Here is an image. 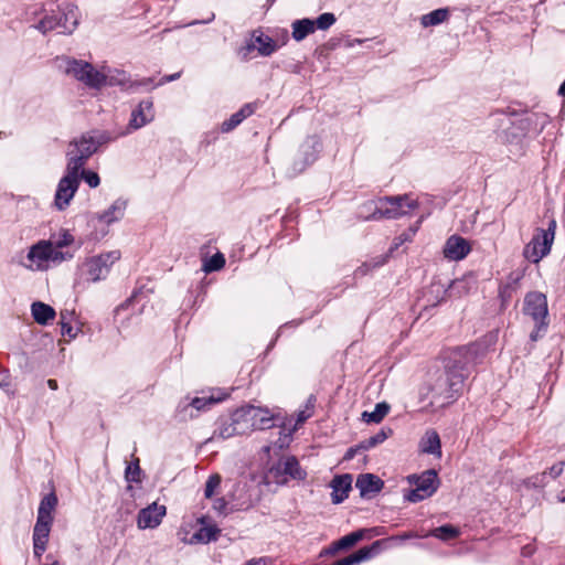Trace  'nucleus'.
<instances>
[{
  "label": "nucleus",
  "mask_w": 565,
  "mask_h": 565,
  "mask_svg": "<svg viewBox=\"0 0 565 565\" xmlns=\"http://www.w3.org/2000/svg\"><path fill=\"white\" fill-rule=\"evenodd\" d=\"M79 186V172L66 168L65 175L58 181L54 204L58 211H64L74 198Z\"/></svg>",
  "instance_id": "obj_8"
},
{
  "label": "nucleus",
  "mask_w": 565,
  "mask_h": 565,
  "mask_svg": "<svg viewBox=\"0 0 565 565\" xmlns=\"http://www.w3.org/2000/svg\"><path fill=\"white\" fill-rule=\"evenodd\" d=\"M564 467H565V461H558L556 463H554L550 469H548V475L555 479L557 477H559L564 470Z\"/></svg>",
  "instance_id": "obj_54"
},
{
  "label": "nucleus",
  "mask_w": 565,
  "mask_h": 565,
  "mask_svg": "<svg viewBox=\"0 0 565 565\" xmlns=\"http://www.w3.org/2000/svg\"><path fill=\"white\" fill-rule=\"evenodd\" d=\"M355 487L362 498L372 497L384 487L383 480L373 473H362L356 478Z\"/></svg>",
  "instance_id": "obj_19"
},
{
  "label": "nucleus",
  "mask_w": 565,
  "mask_h": 565,
  "mask_svg": "<svg viewBox=\"0 0 565 565\" xmlns=\"http://www.w3.org/2000/svg\"><path fill=\"white\" fill-rule=\"evenodd\" d=\"M523 312L530 316L535 323H539V329L547 328L548 308L547 298L544 294L540 291L527 292L524 297Z\"/></svg>",
  "instance_id": "obj_7"
},
{
  "label": "nucleus",
  "mask_w": 565,
  "mask_h": 565,
  "mask_svg": "<svg viewBox=\"0 0 565 565\" xmlns=\"http://www.w3.org/2000/svg\"><path fill=\"white\" fill-rule=\"evenodd\" d=\"M299 151L302 159L294 162V170L297 173L302 172L318 159L321 151V142L317 137H309L302 142Z\"/></svg>",
  "instance_id": "obj_13"
},
{
  "label": "nucleus",
  "mask_w": 565,
  "mask_h": 565,
  "mask_svg": "<svg viewBox=\"0 0 565 565\" xmlns=\"http://www.w3.org/2000/svg\"><path fill=\"white\" fill-rule=\"evenodd\" d=\"M515 290L511 288V286H507L505 284L504 285H500L499 287V297L502 301V305H505L507 302L510 301V299L512 298V294L514 292Z\"/></svg>",
  "instance_id": "obj_52"
},
{
  "label": "nucleus",
  "mask_w": 565,
  "mask_h": 565,
  "mask_svg": "<svg viewBox=\"0 0 565 565\" xmlns=\"http://www.w3.org/2000/svg\"><path fill=\"white\" fill-rule=\"evenodd\" d=\"M364 530H358L349 533L348 535L342 536L338 540V547L341 550H347L353 545H355L359 541L364 537Z\"/></svg>",
  "instance_id": "obj_41"
},
{
  "label": "nucleus",
  "mask_w": 565,
  "mask_h": 565,
  "mask_svg": "<svg viewBox=\"0 0 565 565\" xmlns=\"http://www.w3.org/2000/svg\"><path fill=\"white\" fill-rule=\"evenodd\" d=\"M556 231V221L550 220L547 228H536L532 239L524 246L523 256L537 264L551 252Z\"/></svg>",
  "instance_id": "obj_3"
},
{
  "label": "nucleus",
  "mask_w": 565,
  "mask_h": 565,
  "mask_svg": "<svg viewBox=\"0 0 565 565\" xmlns=\"http://www.w3.org/2000/svg\"><path fill=\"white\" fill-rule=\"evenodd\" d=\"M127 207V201L122 199L116 200L106 211L98 215V220L110 224L124 217Z\"/></svg>",
  "instance_id": "obj_30"
},
{
  "label": "nucleus",
  "mask_w": 565,
  "mask_h": 565,
  "mask_svg": "<svg viewBox=\"0 0 565 565\" xmlns=\"http://www.w3.org/2000/svg\"><path fill=\"white\" fill-rule=\"evenodd\" d=\"M52 243L56 248H63L74 243V236L67 231H62Z\"/></svg>",
  "instance_id": "obj_49"
},
{
  "label": "nucleus",
  "mask_w": 565,
  "mask_h": 565,
  "mask_svg": "<svg viewBox=\"0 0 565 565\" xmlns=\"http://www.w3.org/2000/svg\"><path fill=\"white\" fill-rule=\"evenodd\" d=\"M58 66L64 71L66 75L73 76L78 82H82L89 63L82 60H76L67 56L57 57Z\"/></svg>",
  "instance_id": "obj_21"
},
{
  "label": "nucleus",
  "mask_w": 565,
  "mask_h": 565,
  "mask_svg": "<svg viewBox=\"0 0 565 565\" xmlns=\"http://www.w3.org/2000/svg\"><path fill=\"white\" fill-rule=\"evenodd\" d=\"M406 480L415 488L406 491L404 499L413 503L430 498L437 491L440 483L435 469L425 470L420 475H409Z\"/></svg>",
  "instance_id": "obj_4"
},
{
  "label": "nucleus",
  "mask_w": 565,
  "mask_h": 565,
  "mask_svg": "<svg viewBox=\"0 0 565 565\" xmlns=\"http://www.w3.org/2000/svg\"><path fill=\"white\" fill-rule=\"evenodd\" d=\"M254 113L252 104H245L238 111L234 113L228 119L221 125L222 132H230L235 129L244 119Z\"/></svg>",
  "instance_id": "obj_29"
},
{
  "label": "nucleus",
  "mask_w": 565,
  "mask_h": 565,
  "mask_svg": "<svg viewBox=\"0 0 565 565\" xmlns=\"http://www.w3.org/2000/svg\"><path fill=\"white\" fill-rule=\"evenodd\" d=\"M207 516H201L199 523L202 526L192 535L191 543H203L217 541L221 530L215 524H207Z\"/></svg>",
  "instance_id": "obj_22"
},
{
  "label": "nucleus",
  "mask_w": 565,
  "mask_h": 565,
  "mask_svg": "<svg viewBox=\"0 0 565 565\" xmlns=\"http://www.w3.org/2000/svg\"><path fill=\"white\" fill-rule=\"evenodd\" d=\"M291 29L292 39L297 42L305 40L316 30L313 20L308 18L295 20L291 24Z\"/></svg>",
  "instance_id": "obj_32"
},
{
  "label": "nucleus",
  "mask_w": 565,
  "mask_h": 565,
  "mask_svg": "<svg viewBox=\"0 0 565 565\" xmlns=\"http://www.w3.org/2000/svg\"><path fill=\"white\" fill-rule=\"evenodd\" d=\"M180 76H181V72H178V73H174V74H171V75H166V76H163V77L160 79V82H159L158 84H154V83H153V84H152V85H150L149 87L153 88V87L159 86V85H164V84H167V83H170V82H173V81H175V79L180 78Z\"/></svg>",
  "instance_id": "obj_56"
},
{
  "label": "nucleus",
  "mask_w": 565,
  "mask_h": 565,
  "mask_svg": "<svg viewBox=\"0 0 565 565\" xmlns=\"http://www.w3.org/2000/svg\"><path fill=\"white\" fill-rule=\"evenodd\" d=\"M108 84L118 85L124 90L129 93H136L140 88L149 87L153 84L152 77H145L137 81H131L125 72H117V75L109 76Z\"/></svg>",
  "instance_id": "obj_18"
},
{
  "label": "nucleus",
  "mask_w": 565,
  "mask_h": 565,
  "mask_svg": "<svg viewBox=\"0 0 565 565\" xmlns=\"http://www.w3.org/2000/svg\"><path fill=\"white\" fill-rule=\"evenodd\" d=\"M221 480H222L221 476L217 475V473L211 475L207 478L206 483H205V488H204V497L206 499H211L214 495L215 490L221 484Z\"/></svg>",
  "instance_id": "obj_46"
},
{
  "label": "nucleus",
  "mask_w": 565,
  "mask_h": 565,
  "mask_svg": "<svg viewBox=\"0 0 565 565\" xmlns=\"http://www.w3.org/2000/svg\"><path fill=\"white\" fill-rule=\"evenodd\" d=\"M353 477L350 473L335 476L330 482L332 489L331 500L333 504L342 503L352 489Z\"/></svg>",
  "instance_id": "obj_17"
},
{
  "label": "nucleus",
  "mask_w": 565,
  "mask_h": 565,
  "mask_svg": "<svg viewBox=\"0 0 565 565\" xmlns=\"http://www.w3.org/2000/svg\"><path fill=\"white\" fill-rule=\"evenodd\" d=\"M10 386V380L7 371H0V387Z\"/></svg>",
  "instance_id": "obj_62"
},
{
  "label": "nucleus",
  "mask_w": 565,
  "mask_h": 565,
  "mask_svg": "<svg viewBox=\"0 0 565 565\" xmlns=\"http://www.w3.org/2000/svg\"><path fill=\"white\" fill-rule=\"evenodd\" d=\"M61 248H56L53 243L50 241V248H49V254H50V257H49V264L50 263H53V264H60L64 260H68L71 258H73V254L68 253V252H62L60 250Z\"/></svg>",
  "instance_id": "obj_44"
},
{
  "label": "nucleus",
  "mask_w": 565,
  "mask_h": 565,
  "mask_svg": "<svg viewBox=\"0 0 565 565\" xmlns=\"http://www.w3.org/2000/svg\"><path fill=\"white\" fill-rule=\"evenodd\" d=\"M390 405L385 402L377 403L373 412H364L362 414L363 419L366 423L379 424L388 414Z\"/></svg>",
  "instance_id": "obj_39"
},
{
  "label": "nucleus",
  "mask_w": 565,
  "mask_h": 565,
  "mask_svg": "<svg viewBox=\"0 0 565 565\" xmlns=\"http://www.w3.org/2000/svg\"><path fill=\"white\" fill-rule=\"evenodd\" d=\"M154 119V108L151 98L141 100L138 106L131 111L127 127L120 130V135H129Z\"/></svg>",
  "instance_id": "obj_10"
},
{
  "label": "nucleus",
  "mask_w": 565,
  "mask_h": 565,
  "mask_svg": "<svg viewBox=\"0 0 565 565\" xmlns=\"http://www.w3.org/2000/svg\"><path fill=\"white\" fill-rule=\"evenodd\" d=\"M215 19V14L213 12H210L209 17L202 20H194L190 22L188 25H195V24H207L212 22Z\"/></svg>",
  "instance_id": "obj_61"
},
{
  "label": "nucleus",
  "mask_w": 565,
  "mask_h": 565,
  "mask_svg": "<svg viewBox=\"0 0 565 565\" xmlns=\"http://www.w3.org/2000/svg\"><path fill=\"white\" fill-rule=\"evenodd\" d=\"M120 258L119 250H110L88 258L83 267L87 279L96 282L105 279L110 270V267Z\"/></svg>",
  "instance_id": "obj_6"
},
{
  "label": "nucleus",
  "mask_w": 565,
  "mask_h": 565,
  "mask_svg": "<svg viewBox=\"0 0 565 565\" xmlns=\"http://www.w3.org/2000/svg\"><path fill=\"white\" fill-rule=\"evenodd\" d=\"M236 435H242V434L236 431V426L232 425V418L230 416V417H227L225 419H221L218 422V426L214 431L213 438L218 437L222 439H227V438H231Z\"/></svg>",
  "instance_id": "obj_40"
},
{
  "label": "nucleus",
  "mask_w": 565,
  "mask_h": 565,
  "mask_svg": "<svg viewBox=\"0 0 565 565\" xmlns=\"http://www.w3.org/2000/svg\"><path fill=\"white\" fill-rule=\"evenodd\" d=\"M250 414H255L253 405L242 406L231 414L232 425L236 426V431L241 433L242 435L252 431L250 423L253 417H250Z\"/></svg>",
  "instance_id": "obj_23"
},
{
  "label": "nucleus",
  "mask_w": 565,
  "mask_h": 565,
  "mask_svg": "<svg viewBox=\"0 0 565 565\" xmlns=\"http://www.w3.org/2000/svg\"><path fill=\"white\" fill-rule=\"evenodd\" d=\"M230 495V511H247L254 507L257 501L255 488L245 481L236 482L233 486Z\"/></svg>",
  "instance_id": "obj_9"
},
{
  "label": "nucleus",
  "mask_w": 565,
  "mask_h": 565,
  "mask_svg": "<svg viewBox=\"0 0 565 565\" xmlns=\"http://www.w3.org/2000/svg\"><path fill=\"white\" fill-rule=\"evenodd\" d=\"M225 265V257L222 253H216L213 256H211L209 259H206L203 264V270L205 273H212L220 270Z\"/></svg>",
  "instance_id": "obj_42"
},
{
  "label": "nucleus",
  "mask_w": 565,
  "mask_h": 565,
  "mask_svg": "<svg viewBox=\"0 0 565 565\" xmlns=\"http://www.w3.org/2000/svg\"><path fill=\"white\" fill-rule=\"evenodd\" d=\"M57 504V497L54 492L46 494L40 502L38 509V518H42L44 520L53 521L52 512L54 511Z\"/></svg>",
  "instance_id": "obj_35"
},
{
  "label": "nucleus",
  "mask_w": 565,
  "mask_h": 565,
  "mask_svg": "<svg viewBox=\"0 0 565 565\" xmlns=\"http://www.w3.org/2000/svg\"><path fill=\"white\" fill-rule=\"evenodd\" d=\"M87 138L92 143H94L96 151L99 147L107 145L111 141L117 140L120 137H125L126 135H120V131H109V130H92L85 132Z\"/></svg>",
  "instance_id": "obj_31"
},
{
  "label": "nucleus",
  "mask_w": 565,
  "mask_h": 565,
  "mask_svg": "<svg viewBox=\"0 0 565 565\" xmlns=\"http://www.w3.org/2000/svg\"><path fill=\"white\" fill-rule=\"evenodd\" d=\"M393 430L391 428L382 427L376 434L370 436L369 438L360 441V448L363 450H370L377 445L384 443L390 435H392Z\"/></svg>",
  "instance_id": "obj_37"
},
{
  "label": "nucleus",
  "mask_w": 565,
  "mask_h": 565,
  "mask_svg": "<svg viewBox=\"0 0 565 565\" xmlns=\"http://www.w3.org/2000/svg\"><path fill=\"white\" fill-rule=\"evenodd\" d=\"M254 413L250 414L253 417L250 423V429L253 430H264L274 426L273 420L274 417L267 408L256 407L254 406Z\"/></svg>",
  "instance_id": "obj_28"
},
{
  "label": "nucleus",
  "mask_w": 565,
  "mask_h": 565,
  "mask_svg": "<svg viewBox=\"0 0 565 565\" xmlns=\"http://www.w3.org/2000/svg\"><path fill=\"white\" fill-rule=\"evenodd\" d=\"M278 49L276 42L269 36L262 32L256 34L253 33L252 40L244 47L239 50V54L244 60H247L250 52L257 50L259 55L269 56Z\"/></svg>",
  "instance_id": "obj_11"
},
{
  "label": "nucleus",
  "mask_w": 565,
  "mask_h": 565,
  "mask_svg": "<svg viewBox=\"0 0 565 565\" xmlns=\"http://www.w3.org/2000/svg\"><path fill=\"white\" fill-rule=\"evenodd\" d=\"M60 17H62L63 30L60 31L62 34H72L78 25V8L76 4L65 2L58 7Z\"/></svg>",
  "instance_id": "obj_20"
},
{
  "label": "nucleus",
  "mask_w": 565,
  "mask_h": 565,
  "mask_svg": "<svg viewBox=\"0 0 565 565\" xmlns=\"http://www.w3.org/2000/svg\"><path fill=\"white\" fill-rule=\"evenodd\" d=\"M167 513L164 505H159L156 502L139 511L137 516V525L139 529H154L159 526L163 516Z\"/></svg>",
  "instance_id": "obj_14"
},
{
  "label": "nucleus",
  "mask_w": 565,
  "mask_h": 565,
  "mask_svg": "<svg viewBox=\"0 0 565 565\" xmlns=\"http://www.w3.org/2000/svg\"><path fill=\"white\" fill-rule=\"evenodd\" d=\"M266 557L252 558L245 563V565H267Z\"/></svg>",
  "instance_id": "obj_64"
},
{
  "label": "nucleus",
  "mask_w": 565,
  "mask_h": 565,
  "mask_svg": "<svg viewBox=\"0 0 565 565\" xmlns=\"http://www.w3.org/2000/svg\"><path fill=\"white\" fill-rule=\"evenodd\" d=\"M79 178H82L89 188H97L100 183V178L95 171L85 170L84 168L79 171Z\"/></svg>",
  "instance_id": "obj_48"
},
{
  "label": "nucleus",
  "mask_w": 565,
  "mask_h": 565,
  "mask_svg": "<svg viewBox=\"0 0 565 565\" xmlns=\"http://www.w3.org/2000/svg\"><path fill=\"white\" fill-rule=\"evenodd\" d=\"M373 212L365 220L377 221L381 218L394 220L407 214L411 210L417 207L416 200L411 199L408 194L383 196L373 202Z\"/></svg>",
  "instance_id": "obj_2"
},
{
  "label": "nucleus",
  "mask_w": 565,
  "mask_h": 565,
  "mask_svg": "<svg viewBox=\"0 0 565 565\" xmlns=\"http://www.w3.org/2000/svg\"><path fill=\"white\" fill-rule=\"evenodd\" d=\"M359 451H364L363 448H360V443L358 445H355L354 447H350L347 450V452L344 455V460L353 459Z\"/></svg>",
  "instance_id": "obj_58"
},
{
  "label": "nucleus",
  "mask_w": 565,
  "mask_h": 565,
  "mask_svg": "<svg viewBox=\"0 0 565 565\" xmlns=\"http://www.w3.org/2000/svg\"><path fill=\"white\" fill-rule=\"evenodd\" d=\"M524 276V273L521 271V270H514V271H511L509 275H508V278H507V286H511L512 289L516 290L518 286H519V282L521 281V279L523 278Z\"/></svg>",
  "instance_id": "obj_51"
},
{
  "label": "nucleus",
  "mask_w": 565,
  "mask_h": 565,
  "mask_svg": "<svg viewBox=\"0 0 565 565\" xmlns=\"http://www.w3.org/2000/svg\"><path fill=\"white\" fill-rule=\"evenodd\" d=\"M95 152L96 148L94 143L83 134L78 139L72 140L68 145L66 151L67 169L79 172Z\"/></svg>",
  "instance_id": "obj_5"
},
{
  "label": "nucleus",
  "mask_w": 565,
  "mask_h": 565,
  "mask_svg": "<svg viewBox=\"0 0 565 565\" xmlns=\"http://www.w3.org/2000/svg\"><path fill=\"white\" fill-rule=\"evenodd\" d=\"M42 34H46L53 30H63L62 17L60 14H45L38 24L34 25Z\"/></svg>",
  "instance_id": "obj_34"
},
{
  "label": "nucleus",
  "mask_w": 565,
  "mask_h": 565,
  "mask_svg": "<svg viewBox=\"0 0 565 565\" xmlns=\"http://www.w3.org/2000/svg\"><path fill=\"white\" fill-rule=\"evenodd\" d=\"M339 551H341L340 547H338V541L333 542L330 546H328L327 548H324L320 555L323 556V555H334L335 553H338Z\"/></svg>",
  "instance_id": "obj_60"
},
{
  "label": "nucleus",
  "mask_w": 565,
  "mask_h": 565,
  "mask_svg": "<svg viewBox=\"0 0 565 565\" xmlns=\"http://www.w3.org/2000/svg\"><path fill=\"white\" fill-rule=\"evenodd\" d=\"M62 335H67L70 339H74L76 337V331H74L70 321H63L61 326Z\"/></svg>",
  "instance_id": "obj_55"
},
{
  "label": "nucleus",
  "mask_w": 565,
  "mask_h": 565,
  "mask_svg": "<svg viewBox=\"0 0 565 565\" xmlns=\"http://www.w3.org/2000/svg\"><path fill=\"white\" fill-rule=\"evenodd\" d=\"M484 355V349L478 343L448 350L444 355V371L430 386V406L447 407L455 403L463 392L470 367Z\"/></svg>",
  "instance_id": "obj_1"
},
{
  "label": "nucleus",
  "mask_w": 565,
  "mask_h": 565,
  "mask_svg": "<svg viewBox=\"0 0 565 565\" xmlns=\"http://www.w3.org/2000/svg\"><path fill=\"white\" fill-rule=\"evenodd\" d=\"M311 416L312 412H308L307 409L299 411L297 414L296 425L303 424Z\"/></svg>",
  "instance_id": "obj_57"
},
{
  "label": "nucleus",
  "mask_w": 565,
  "mask_h": 565,
  "mask_svg": "<svg viewBox=\"0 0 565 565\" xmlns=\"http://www.w3.org/2000/svg\"><path fill=\"white\" fill-rule=\"evenodd\" d=\"M385 262V258H383L381 262H377L375 263L374 265H371V264H367V263H364L363 265H361L360 267L356 268L354 275L355 277H360V276H364L366 275L372 268H375L380 265H383Z\"/></svg>",
  "instance_id": "obj_53"
},
{
  "label": "nucleus",
  "mask_w": 565,
  "mask_h": 565,
  "mask_svg": "<svg viewBox=\"0 0 565 565\" xmlns=\"http://www.w3.org/2000/svg\"><path fill=\"white\" fill-rule=\"evenodd\" d=\"M546 329H539V323H535V329L531 332L530 339L532 341H536L542 337V333L545 332Z\"/></svg>",
  "instance_id": "obj_63"
},
{
  "label": "nucleus",
  "mask_w": 565,
  "mask_h": 565,
  "mask_svg": "<svg viewBox=\"0 0 565 565\" xmlns=\"http://www.w3.org/2000/svg\"><path fill=\"white\" fill-rule=\"evenodd\" d=\"M470 290L469 281L466 278L456 279L450 285V291L458 296L467 295Z\"/></svg>",
  "instance_id": "obj_47"
},
{
  "label": "nucleus",
  "mask_w": 565,
  "mask_h": 565,
  "mask_svg": "<svg viewBox=\"0 0 565 565\" xmlns=\"http://www.w3.org/2000/svg\"><path fill=\"white\" fill-rule=\"evenodd\" d=\"M277 472L289 476L294 480L302 481L307 478V472L303 470L295 456L287 457L281 467L277 468Z\"/></svg>",
  "instance_id": "obj_26"
},
{
  "label": "nucleus",
  "mask_w": 565,
  "mask_h": 565,
  "mask_svg": "<svg viewBox=\"0 0 565 565\" xmlns=\"http://www.w3.org/2000/svg\"><path fill=\"white\" fill-rule=\"evenodd\" d=\"M419 450L423 454L434 455L438 458L441 457L440 437L435 429H429L425 433L419 441Z\"/></svg>",
  "instance_id": "obj_25"
},
{
  "label": "nucleus",
  "mask_w": 565,
  "mask_h": 565,
  "mask_svg": "<svg viewBox=\"0 0 565 565\" xmlns=\"http://www.w3.org/2000/svg\"><path fill=\"white\" fill-rule=\"evenodd\" d=\"M335 21L337 18L331 12H324L320 14L316 20H313L315 28L322 31L330 29L335 23Z\"/></svg>",
  "instance_id": "obj_45"
},
{
  "label": "nucleus",
  "mask_w": 565,
  "mask_h": 565,
  "mask_svg": "<svg viewBox=\"0 0 565 565\" xmlns=\"http://www.w3.org/2000/svg\"><path fill=\"white\" fill-rule=\"evenodd\" d=\"M227 396V393L220 390H213L209 394L203 393L202 396L192 398L189 406L193 407L198 412L206 411L211 406L226 399Z\"/></svg>",
  "instance_id": "obj_24"
},
{
  "label": "nucleus",
  "mask_w": 565,
  "mask_h": 565,
  "mask_svg": "<svg viewBox=\"0 0 565 565\" xmlns=\"http://www.w3.org/2000/svg\"><path fill=\"white\" fill-rule=\"evenodd\" d=\"M108 76L97 71L90 63L82 81L87 87L99 89L107 84Z\"/></svg>",
  "instance_id": "obj_33"
},
{
  "label": "nucleus",
  "mask_w": 565,
  "mask_h": 565,
  "mask_svg": "<svg viewBox=\"0 0 565 565\" xmlns=\"http://www.w3.org/2000/svg\"><path fill=\"white\" fill-rule=\"evenodd\" d=\"M141 469L139 466V459L136 458L132 462H130L125 469V479L127 482H141L140 479Z\"/></svg>",
  "instance_id": "obj_43"
},
{
  "label": "nucleus",
  "mask_w": 565,
  "mask_h": 565,
  "mask_svg": "<svg viewBox=\"0 0 565 565\" xmlns=\"http://www.w3.org/2000/svg\"><path fill=\"white\" fill-rule=\"evenodd\" d=\"M53 521L36 518V522L33 529V554L36 558H41L46 550L49 542V535L51 532Z\"/></svg>",
  "instance_id": "obj_15"
},
{
  "label": "nucleus",
  "mask_w": 565,
  "mask_h": 565,
  "mask_svg": "<svg viewBox=\"0 0 565 565\" xmlns=\"http://www.w3.org/2000/svg\"><path fill=\"white\" fill-rule=\"evenodd\" d=\"M31 313L39 324L45 326L55 318V310L50 305L42 301H34L31 305Z\"/></svg>",
  "instance_id": "obj_27"
},
{
  "label": "nucleus",
  "mask_w": 565,
  "mask_h": 565,
  "mask_svg": "<svg viewBox=\"0 0 565 565\" xmlns=\"http://www.w3.org/2000/svg\"><path fill=\"white\" fill-rule=\"evenodd\" d=\"M49 248L50 241H40L32 245L26 255L30 264L25 265V267L30 270H46L49 268Z\"/></svg>",
  "instance_id": "obj_12"
},
{
  "label": "nucleus",
  "mask_w": 565,
  "mask_h": 565,
  "mask_svg": "<svg viewBox=\"0 0 565 565\" xmlns=\"http://www.w3.org/2000/svg\"><path fill=\"white\" fill-rule=\"evenodd\" d=\"M213 509L220 514H227L231 509L230 495H227V498H217L214 500Z\"/></svg>",
  "instance_id": "obj_50"
},
{
  "label": "nucleus",
  "mask_w": 565,
  "mask_h": 565,
  "mask_svg": "<svg viewBox=\"0 0 565 565\" xmlns=\"http://www.w3.org/2000/svg\"><path fill=\"white\" fill-rule=\"evenodd\" d=\"M460 534V530L451 524H444L436 529H433L429 533L424 536H433L439 539L441 541H450L458 537Z\"/></svg>",
  "instance_id": "obj_36"
},
{
  "label": "nucleus",
  "mask_w": 565,
  "mask_h": 565,
  "mask_svg": "<svg viewBox=\"0 0 565 565\" xmlns=\"http://www.w3.org/2000/svg\"><path fill=\"white\" fill-rule=\"evenodd\" d=\"M468 241L459 235H451L445 243L444 256L449 260H461L470 252Z\"/></svg>",
  "instance_id": "obj_16"
},
{
  "label": "nucleus",
  "mask_w": 565,
  "mask_h": 565,
  "mask_svg": "<svg viewBox=\"0 0 565 565\" xmlns=\"http://www.w3.org/2000/svg\"><path fill=\"white\" fill-rule=\"evenodd\" d=\"M448 9H436L427 14H424L420 19V23L424 28L438 25L448 19Z\"/></svg>",
  "instance_id": "obj_38"
},
{
  "label": "nucleus",
  "mask_w": 565,
  "mask_h": 565,
  "mask_svg": "<svg viewBox=\"0 0 565 565\" xmlns=\"http://www.w3.org/2000/svg\"><path fill=\"white\" fill-rule=\"evenodd\" d=\"M414 537H425V536L424 535L419 536L418 534H416L414 532H405L403 534L392 536L391 540L404 541V540L414 539Z\"/></svg>",
  "instance_id": "obj_59"
}]
</instances>
